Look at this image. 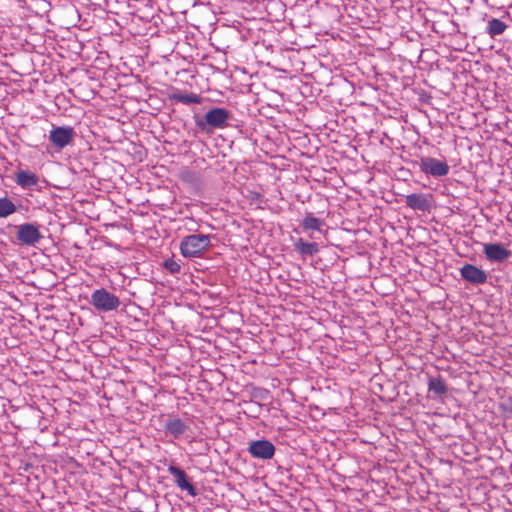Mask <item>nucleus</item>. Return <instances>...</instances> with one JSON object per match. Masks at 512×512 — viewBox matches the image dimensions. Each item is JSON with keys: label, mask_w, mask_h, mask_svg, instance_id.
<instances>
[{"label": "nucleus", "mask_w": 512, "mask_h": 512, "mask_svg": "<svg viewBox=\"0 0 512 512\" xmlns=\"http://www.w3.org/2000/svg\"><path fill=\"white\" fill-rule=\"evenodd\" d=\"M164 267L166 270H168L171 274H176L180 272L181 266L178 262H176L173 259H167L164 262Z\"/></svg>", "instance_id": "aec40b11"}, {"label": "nucleus", "mask_w": 512, "mask_h": 512, "mask_svg": "<svg viewBox=\"0 0 512 512\" xmlns=\"http://www.w3.org/2000/svg\"><path fill=\"white\" fill-rule=\"evenodd\" d=\"M294 249L304 257L313 256L319 252V246L317 243L307 242L303 238H298L294 242Z\"/></svg>", "instance_id": "2eb2a0df"}, {"label": "nucleus", "mask_w": 512, "mask_h": 512, "mask_svg": "<svg viewBox=\"0 0 512 512\" xmlns=\"http://www.w3.org/2000/svg\"><path fill=\"white\" fill-rule=\"evenodd\" d=\"M172 100L185 105L200 104L201 98L195 93H175L172 95Z\"/></svg>", "instance_id": "a211bd4d"}, {"label": "nucleus", "mask_w": 512, "mask_h": 512, "mask_svg": "<svg viewBox=\"0 0 512 512\" xmlns=\"http://www.w3.org/2000/svg\"><path fill=\"white\" fill-rule=\"evenodd\" d=\"M428 390L437 396H442L447 393V385L441 376L430 377L428 380Z\"/></svg>", "instance_id": "dca6fc26"}, {"label": "nucleus", "mask_w": 512, "mask_h": 512, "mask_svg": "<svg viewBox=\"0 0 512 512\" xmlns=\"http://www.w3.org/2000/svg\"><path fill=\"white\" fill-rule=\"evenodd\" d=\"M89 303L99 312H111L120 306V299L105 288L92 292Z\"/></svg>", "instance_id": "f03ea898"}, {"label": "nucleus", "mask_w": 512, "mask_h": 512, "mask_svg": "<svg viewBox=\"0 0 512 512\" xmlns=\"http://www.w3.org/2000/svg\"><path fill=\"white\" fill-rule=\"evenodd\" d=\"M188 429L189 426L178 417H171L164 424L165 434L175 439H180Z\"/></svg>", "instance_id": "9b49d317"}, {"label": "nucleus", "mask_w": 512, "mask_h": 512, "mask_svg": "<svg viewBox=\"0 0 512 512\" xmlns=\"http://www.w3.org/2000/svg\"><path fill=\"white\" fill-rule=\"evenodd\" d=\"M16 236L17 240L26 246H35L43 238L40 225L36 222L17 225Z\"/></svg>", "instance_id": "39448f33"}, {"label": "nucleus", "mask_w": 512, "mask_h": 512, "mask_svg": "<svg viewBox=\"0 0 512 512\" xmlns=\"http://www.w3.org/2000/svg\"><path fill=\"white\" fill-rule=\"evenodd\" d=\"M168 472L170 473V475L173 476L174 482L178 488H180L183 491H187V493L190 496L194 497L197 495V491H196L195 487L188 480L187 474L185 473L184 470H182L181 468H179L175 465H170L168 467Z\"/></svg>", "instance_id": "9d476101"}, {"label": "nucleus", "mask_w": 512, "mask_h": 512, "mask_svg": "<svg viewBox=\"0 0 512 512\" xmlns=\"http://www.w3.org/2000/svg\"><path fill=\"white\" fill-rule=\"evenodd\" d=\"M417 165L421 172L436 178L446 176L450 170L445 161L433 157H421Z\"/></svg>", "instance_id": "423d86ee"}, {"label": "nucleus", "mask_w": 512, "mask_h": 512, "mask_svg": "<svg viewBox=\"0 0 512 512\" xmlns=\"http://www.w3.org/2000/svg\"><path fill=\"white\" fill-rule=\"evenodd\" d=\"M483 253L491 263H501L509 259L512 252L501 243H484Z\"/></svg>", "instance_id": "1a4fd4ad"}, {"label": "nucleus", "mask_w": 512, "mask_h": 512, "mask_svg": "<svg viewBox=\"0 0 512 512\" xmlns=\"http://www.w3.org/2000/svg\"><path fill=\"white\" fill-rule=\"evenodd\" d=\"M76 137V132L71 126H52L48 140L57 151H61L71 145Z\"/></svg>", "instance_id": "20e7f679"}, {"label": "nucleus", "mask_w": 512, "mask_h": 512, "mask_svg": "<svg viewBox=\"0 0 512 512\" xmlns=\"http://www.w3.org/2000/svg\"><path fill=\"white\" fill-rule=\"evenodd\" d=\"M17 210L16 205L7 197H0V218H6Z\"/></svg>", "instance_id": "6ab92c4d"}, {"label": "nucleus", "mask_w": 512, "mask_h": 512, "mask_svg": "<svg viewBox=\"0 0 512 512\" xmlns=\"http://www.w3.org/2000/svg\"><path fill=\"white\" fill-rule=\"evenodd\" d=\"M506 28L507 25L503 21L497 18H492L488 21L486 30L491 37H495L501 35Z\"/></svg>", "instance_id": "f3484780"}, {"label": "nucleus", "mask_w": 512, "mask_h": 512, "mask_svg": "<svg viewBox=\"0 0 512 512\" xmlns=\"http://www.w3.org/2000/svg\"><path fill=\"white\" fill-rule=\"evenodd\" d=\"M459 273L461 278L471 285H482L488 280V275L483 269L466 263L460 269Z\"/></svg>", "instance_id": "6e6552de"}, {"label": "nucleus", "mask_w": 512, "mask_h": 512, "mask_svg": "<svg viewBox=\"0 0 512 512\" xmlns=\"http://www.w3.org/2000/svg\"><path fill=\"white\" fill-rule=\"evenodd\" d=\"M406 206L419 211H428L431 207L430 200L427 195L422 193H412L405 197Z\"/></svg>", "instance_id": "f8f14e48"}, {"label": "nucleus", "mask_w": 512, "mask_h": 512, "mask_svg": "<svg viewBox=\"0 0 512 512\" xmlns=\"http://www.w3.org/2000/svg\"><path fill=\"white\" fill-rule=\"evenodd\" d=\"M324 225V220L315 217L311 212H307L301 221V227L304 232H321Z\"/></svg>", "instance_id": "4468645a"}, {"label": "nucleus", "mask_w": 512, "mask_h": 512, "mask_svg": "<svg viewBox=\"0 0 512 512\" xmlns=\"http://www.w3.org/2000/svg\"><path fill=\"white\" fill-rule=\"evenodd\" d=\"M15 182L22 189H33L38 186L39 177L29 170H19L15 175Z\"/></svg>", "instance_id": "ddd939ff"}, {"label": "nucleus", "mask_w": 512, "mask_h": 512, "mask_svg": "<svg viewBox=\"0 0 512 512\" xmlns=\"http://www.w3.org/2000/svg\"><path fill=\"white\" fill-rule=\"evenodd\" d=\"M230 119V112L225 108L215 107L210 109L203 119H198L196 125L201 130H206L207 127L211 129H222L228 125Z\"/></svg>", "instance_id": "7ed1b4c3"}, {"label": "nucleus", "mask_w": 512, "mask_h": 512, "mask_svg": "<svg viewBox=\"0 0 512 512\" xmlns=\"http://www.w3.org/2000/svg\"><path fill=\"white\" fill-rule=\"evenodd\" d=\"M211 236L206 234H191L184 236L180 242V252L185 258L200 257L210 246Z\"/></svg>", "instance_id": "f257e3e1"}, {"label": "nucleus", "mask_w": 512, "mask_h": 512, "mask_svg": "<svg viewBox=\"0 0 512 512\" xmlns=\"http://www.w3.org/2000/svg\"><path fill=\"white\" fill-rule=\"evenodd\" d=\"M275 446L269 440H254L249 443L247 451L253 458L261 460L272 459L275 454Z\"/></svg>", "instance_id": "0eeeda50"}]
</instances>
